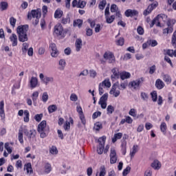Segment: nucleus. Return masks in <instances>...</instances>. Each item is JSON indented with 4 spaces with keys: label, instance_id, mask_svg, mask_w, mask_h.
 Wrapping results in <instances>:
<instances>
[{
    "label": "nucleus",
    "instance_id": "1",
    "mask_svg": "<svg viewBox=\"0 0 176 176\" xmlns=\"http://www.w3.org/2000/svg\"><path fill=\"white\" fill-rule=\"evenodd\" d=\"M16 32L18 34V39L19 42H27L28 41V25H19L16 28Z\"/></svg>",
    "mask_w": 176,
    "mask_h": 176
},
{
    "label": "nucleus",
    "instance_id": "2",
    "mask_svg": "<svg viewBox=\"0 0 176 176\" xmlns=\"http://www.w3.org/2000/svg\"><path fill=\"white\" fill-rule=\"evenodd\" d=\"M41 9L32 10L31 12L28 13V20H32V19H35V20L33 19L34 25H38L39 23V19H41Z\"/></svg>",
    "mask_w": 176,
    "mask_h": 176
},
{
    "label": "nucleus",
    "instance_id": "3",
    "mask_svg": "<svg viewBox=\"0 0 176 176\" xmlns=\"http://www.w3.org/2000/svg\"><path fill=\"white\" fill-rule=\"evenodd\" d=\"M37 131L40 133L41 138H46L49 134V127L46 126V121L43 120L38 125Z\"/></svg>",
    "mask_w": 176,
    "mask_h": 176
},
{
    "label": "nucleus",
    "instance_id": "4",
    "mask_svg": "<svg viewBox=\"0 0 176 176\" xmlns=\"http://www.w3.org/2000/svg\"><path fill=\"white\" fill-rule=\"evenodd\" d=\"M104 59L108 60L109 64H113L116 59L115 58V55L112 52H105L103 55Z\"/></svg>",
    "mask_w": 176,
    "mask_h": 176
},
{
    "label": "nucleus",
    "instance_id": "5",
    "mask_svg": "<svg viewBox=\"0 0 176 176\" xmlns=\"http://www.w3.org/2000/svg\"><path fill=\"white\" fill-rule=\"evenodd\" d=\"M166 15H164V14H158L151 22V24L150 25L151 28H152L153 27V25H155V24H156L157 27H161L160 25V21L163 20V17H164Z\"/></svg>",
    "mask_w": 176,
    "mask_h": 176
},
{
    "label": "nucleus",
    "instance_id": "6",
    "mask_svg": "<svg viewBox=\"0 0 176 176\" xmlns=\"http://www.w3.org/2000/svg\"><path fill=\"white\" fill-rule=\"evenodd\" d=\"M159 3L157 2H154L153 3H151V5H149L147 8V9H146L144 12L143 14L144 16H148V14H151V13H152V10H153V9H156V8H157Z\"/></svg>",
    "mask_w": 176,
    "mask_h": 176
},
{
    "label": "nucleus",
    "instance_id": "7",
    "mask_svg": "<svg viewBox=\"0 0 176 176\" xmlns=\"http://www.w3.org/2000/svg\"><path fill=\"white\" fill-rule=\"evenodd\" d=\"M73 8H79L83 9L86 6V1L82 0H74L72 3Z\"/></svg>",
    "mask_w": 176,
    "mask_h": 176
},
{
    "label": "nucleus",
    "instance_id": "8",
    "mask_svg": "<svg viewBox=\"0 0 176 176\" xmlns=\"http://www.w3.org/2000/svg\"><path fill=\"white\" fill-rule=\"evenodd\" d=\"M142 82H144V78H141L129 82V86L133 87V89L135 90H137V89H140V85L142 83Z\"/></svg>",
    "mask_w": 176,
    "mask_h": 176
},
{
    "label": "nucleus",
    "instance_id": "9",
    "mask_svg": "<svg viewBox=\"0 0 176 176\" xmlns=\"http://www.w3.org/2000/svg\"><path fill=\"white\" fill-rule=\"evenodd\" d=\"M118 162V155H116V150L113 148H111L110 151V164H115Z\"/></svg>",
    "mask_w": 176,
    "mask_h": 176
},
{
    "label": "nucleus",
    "instance_id": "10",
    "mask_svg": "<svg viewBox=\"0 0 176 176\" xmlns=\"http://www.w3.org/2000/svg\"><path fill=\"white\" fill-rule=\"evenodd\" d=\"M118 85H119V82H117L115 84H113L109 92L110 94L114 96V97H119V96H120V91H116V86H118Z\"/></svg>",
    "mask_w": 176,
    "mask_h": 176
},
{
    "label": "nucleus",
    "instance_id": "11",
    "mask_svg": "<svg viewBox=\"0 0 176 176\" xmlns=\"http://www.w3.org/2000/svg\"><path fill=\"white\" fill-rule=\"evenodd\" d=\"M54 32L58 36L63 35V32H64V28H63L61 23H58L54 26Z\"/></svg>",
    "mask_w": 176,
    "mask_h": 176
},
{
    "label": "nucleus",
    "instance_id": "12",
    "mask_svg": "<svg viewBox=\"0 0 176 176\" xmlns=\"http://www.w3.org/2000/svg\"><path fill=\"white\" fill-rule=\"evenodd\" d=\"M126 17H133V16H137L138 14V11L135 10H126L124 12Z\"/></svg>",
    "mask_w": 176,
    "mask_h": 176
},
{
    "label": "nucleus",
    "instance_id": "13",
    "mask_svg": "<svg viewBox=\"0 0 176 176\" xmlns=\"http://www.w3.org/2000/svg\"><path fill=\"white\" fill-rule=\"evenodd\" d=\"M112 75L111 76V80H115V79H119L120 78V73L116 68H113L111 70Z\"/></svg>",
    "mask_w": 176,
    "mask_h": 176
},
{
    "label": "nucleus",
    "instance_id": "14",
    "mask_svg": "<svg viewBox=\"0 0 176 176\" xmlns=\"http://www.w3.org/2000/svg\"><path fill=\"white\" fill-rule=\"evenodd\" d=\"M82 46H83V42L81 38H77L75 43V47L76 52H80V49H82Z\"/></svg>",
    "mask_w": 176,
    "mask_h": 176
},
{
    "label": "nucleus",
    "instance_id": "15",
    "mask_svg": "<svg viewBox=\"0 0 176 176\" xmlns=\"http://www.w3.org/2000/svg\"><path fill=\"white\" fill-rule=\"evenodd\" d=\"M30 85L31 89H35L38 86V78L36 77H32L30 80Z\"/></svg>",
    "mask_w": 176,
    "mask_h": 176
},
{
    "label": "nucleus",
    "instance_id": "16",
    "mask_svg": "<svg viewBox=\"0 0 176 176\" xmlns=\"http://www.w3.org/2000/svg\"><path fill=\"white\" fill-rule=\"evenodd\" d=\"M167 25L168 28L163 30V34H171V32L174 31V29L173 28V25H171V23L170 21H168Z\"/></svg>",
    "mask_w": 176,
    "mask_h": 176
},
{
    "label": "nucleus",
    "instance_id": "17",
    "mask_svg": "<svg viewBox=\"0 0 176 176\" xmlns=\"http://www.w3.org/2000/svg\"><path fill=\"white\" fill-rule=\"evenodd\" d=\"M5 107V103L3 100H1L0 102V116L1 118V120H3L5 119V110L3 109Z\"/></svg>",
    "mask_w": 176,
    "mask_h": 176
},
{
    "label": "nucleus",
    "instance_id": "18",
    "mask_svg": "<svg viewBox=\"0 0 176 176\" xmlns=\"http://www.w3.org/2000/svg\"><path fill=\"white\" fill-rule=\"evenodd\" d=\"M131 74H130V73L127 72H122L120 73V77L122 80H124V79H129V78H131Z\"/></svg>",
    "mask_w": 176,
    "mask_h": 176
},
{
    "label": "nucleus",
    "instance_id": "19",
    "mask_svg": "<svg viewBox=\"0 0 176 176\" xmlns=\"http://www.w3.org/2000/svg\"><path fill=\"white\" fill-rule=\"evenodd\" d=\"M151 167L154 168V170H159V168L162 167V164H160V162H159V160H155L151 164Z\"/></svg>",
    "mask_w": 176,
    "mask_h": 176
},
{
    "label": "nucleus",
    "instance_id": "20",
    "mask_svg": "<svg viewBox=\"0 0 176 176\" xmlns=\"http://www.w3.org/2000/svg\"><path fill=\"white\" fill-rule=\"evenodd\" d=\"M54 82V78L53 77L45 76L44 79L43 80V83L47 86L49 83H53Z\"/></svg>",
    "mask_w": 176,
    "mask_h": 176
},
{
    "label": "nucleus",
    "instance_id": "21",
    "mask_svg": "<svg viewBox=\"0 0 176 176\" xmlns=\"http://www.w3.org/2000/svg\"><path fill=\"white\" fill-rule=\"evenodd\" d=\"M8 8H9V4L6 1L0 2V10L1 12H3L5 10H8Z\"/></svg>",
    "mask_w": 176,
    "mask_h": 176
},
{
    "label": "nucleus",
    "instance_id": "22",
    "mask_svg": "<svg viewBox=\"0 0 176 176\" xmlns=\"http://www.w3.org/2000/svg\"><path fill=\"white\" fill-rule=\"evenodd\" d=\"M155 87L159 90H162L164 87V82L162 80L157 79L155 82Z\"/></svg>",
    "mask_w": 176,
    "mask_h": 176
},
{
    "label": "nucleus",
    "instance_id": "23",
    "mask_svg": "<svg viewBox=\"0 0 176 176\" xmlns=\"http://www.w3.org/2000/svg\"><path fill=\"white\" fill-rule=\"evenodd\" d=\"M126 146H127V142L126 140L122 141L121 144V152L122 155H126Z\"/></svg>",
    "mask_w": 176,
    "mask_h": 176
},
{
    "label": "nucleus",
    "instance_id": "24",
    "mask_svg": "<svg viewBox=\"0 0 176 176\" xmlns=\"http://www.w3.org/2000/svg\"><path fill=\"white\" fill-rule=\"evenodd\" d=\"M82 25H83V20L82 19H78L74 21V23H73L74 27H78V28H80Z\"/></svg>",
    "mask_w": 176,
    "mask_h": 176
},
{
    "label": "nucleus",
    "instance_id": "25",
    "mask_svg": "<svg viewBox=\"0 0 176 176\" xmlns=\"http://www.w3.org/2000/svg\"><path fill=\"white\" fill-rule=\"evenodd\" d=\"M123 137V133H118L114 134L113 138H112V142L115 144L118 141V140H120Z\"/></svg>",
    "mask_w": 176,
    "mask_h": 176
},
{
    "label": "nucleus",
    "instance_id": "26",
    "mask_svg": "<svg viewBox=\"0 0 176 176\" xmlns=\"http://www.w3.org/2000/svg\"><path fill=\"white\" fill-rule=\"evenodd\" d=\"M10 39L12 42V46H17V35L12 34Z\"/></svg>",
    "mask_w": 176,
    "mask_h": 176
},
{
    "label": "nucleus",
    "instance_id": "27",
    "mask_svg": "<svg viewBox=\"0 0 176 176\" xmlns=\"http://www.w3.org/2000/svg\"><path fill=\"white\" fill-rule=\"evenodd\" d=\"M63 14H64V12L61 10H56L54 13V17L55 19H61L63 17Z\"/></svg>",
    "mask_w": 176,
    "mask_h": 176
},
{
    "label": "nucleus",
    "instance_id": "28",
    "mask_svg": "<svg viewBox=\"0 0 176 176\" xmlns=\"http://www.w3.org/2000/svg\"><path fill=\"white\" fill-rule=\"evenodd\" d=\"M137 152H138V146L134 145L133 146L132 151L130 152L131 159H133V157H134V156L135 155V153H137Z\"/></svg>",
    "mask_w": 176,
    "mask_h": 176
},
{
    "label": "nucleus",
    "instance_id": "29",
    "mask_svg": "<svg viewBox=\"0 0 176 176\" xmlns=\"http://www.w3.org/2000/svg\"><path fill=\"white\" fill-rule=\"evenodd\" d=\"M106 19V23H107V24H112L113 21H115V15H111L109 16H105Z\"/></svg>",
    "mask_w": 176,
    "mask_h": 176
},
{
    "label": "nucleus",
    "instance_id": "30",
    "mask_svg": "<svg viewBox=\"0 0 176 176\" xmlns=\"http://www.w3.org/2000/svg\"><path fill=\"white\" fill-rule=\"evenodd\" d=\"M164 56H169V57H174V50H164Z\"/></svg>",
    "mask_w": 176,
    "mask_h": 176
},
{
    "label": "nucleus",
    "instance_id": "31",
    "mask_svg": "<svg viewBox=\"0 0 176 176\" xmlns=\"http://www.w3.org/2000/svg\"><path fill=\"white\" fill-rule=\"evenodd\" d=\"M100 85H101V86L103 87L104 86L105 87L109 88L111 87V81H109V79H105Z\"/></svg>",
    "mask_w": 176,
    "mask_h": 176
},
{
    "label": "nucleus",
    "instance_id": "32",
    "mask_svg": "<svg viewBox=\"0 0 176 176\" xmlns=\"http://www.w3.org/2000/svg\"><path fill=\"white\" fill-rule=\"evenodd\" d=\"M163 80L166 82L168 85L171 83V77L168 74L162 75Z\"/></svg>",
    "mask_w": 176,
    "mask_h": 176
},
{
    "label": "nucleus",
    "instance_id": "33",
    "mask_svg": "<svg viewBox=\"0 0 176 176\" xmlns=\"http://www.w3.org/2000/svg\"><path fill=\"white\" fill-rule=\"evenodd\" d=\"M24 118L23 120L25 122V123H28L30 122V111L28 110L24 111Z\"/></svg>",
    "mask_w": 176,
    "mask_h": 176
},
{
    "label": "nucleus",
    "instance_id": "34",
    "mask_svg": "<svg viewBox=\"0 0 176 176\" xmlns=\"http://www.w3.org/2000/svg\"><path fill=\"white\" fill-rule=\"evenodd\" d=\"M59 65L60 66L59 67V69L63 71L64 68H65V65H67V63L65 62V59H60L59 60Z\"/></svg>",
    "mask_w": 176,
    "mask_h": 176
},
{
    "label": "nucleus",
    "instance_id": "35",
    "mask_svg": "<svg viewBox=\"0 0 176 176\" xmlns=\"http://www.w3.org/2000/svg\"><path fill=\"white\" fill-rule=\"evenodd\" d=\"M22 46V52L23 53V54H25V53L28 52V47H30V44L27 43H23Z\"/></svg>",
    "mask_w": 176,
    "mask_h": 176
},
{
    "label": "nucleus",
    "instance_id": "36",
    "mask_svg": "<svg viewBox=\"0 0 176 176\" xmlns=\"http://www.w3.org/2000/svg\"><path fill=\"white\" fill-rule=\"evenodd\" d=\"M38 97H39V92L34 91L32 95V98L34 104H36V100H38Z\"/></svg>",
    "mask_w": 176,
    "mask_h": 176
},
{
    "label": "nucleus",
    "instance_id": "37",
    "mask_svg": "<svg viewBox=\"0 0 176 176\" xmlns=\"http://www.w3.org/2000/svg\"><path fill=\"white\" fill-rule=\"evenodd\" d=\"M61 23L63 25L69 24V23H71V18L69 17V16H66V18L63 17L61 19Z\"/></svg>",
    "mask_w": 176,
    "mask_h": 176
},
{
    "label": "nucleus",
    "instance_id": "38",
    "mask_svg": "<svg viewBox=\"0 0 176 176\" xmlns=\"http://www.w3.org/2000/svg\"><path fill=\"white\" fill-rule=\"evenodd\" d=\"M18 139L20 144H24V139H23V130L19 129L18 133Z\"/></svg>",
    "mask_w": 176,
    "mask_h": 176
},
{
    "label": "nucleus",
    "instance_id": "39",
    "mask_svg": "<svg viewBox=\"0 0 176 176\" xmlns=\"http://www.w3.org/2000/svg\"><path fill=\"white\" fill-rule=\"evenodd\" d=\"M107 6V0H102L100 2L98 8L100 10H104Z\"/></svg>",
    "mask_w": 176,
    "mask_h": 176
},
{
    "label": "nucleus",
    "instance_id": "40",
    "mask_svg": "<svg viewBox=\"0 0 176 176\" xmlns=\"http://www.w3.org/2000/svg\"><path fill=\"white\" fill-rule=\"evenodd\" d=\"M57 111V106L56 104H52L48 107V112L50 113H53V112H56Z\"/></svg>",
    "mask_w": 176,
    "mask_h": 176
},
{
    "label": "nucleus",
    "instance_id": "41",
    "mask_svg": "<svg viewBox=\"0 0 176 176\" xmlns=\"http://www.w3.org/2000/svg\"><path fill=\"white\" fill-rule=\"evenodd\" d=\"M41 100L43 102H47V100H49V94H47V92L43 93Z\"/></svg>",
    "mask_w": 176,
    "mask_h": 176
},
{
    "label": "nucleus",
    "instance_id": "42",
    "mask_svg": "<svg viewBox=\"0 0 176 176\" xmlns=\"http://www.w3.org/2000/svg\"><path fill=\"white\" fill-rule=\"evenodd\" d=\"M107 115H112L113 112L115 111V107L112 105H109L107 109Z\"/></svg>",
    "mask_w": 176,
    "mask_h": 176
},
{
    "label": "nucleus",
    "instance_id": "43",
    "mask_svg": "<svg viewBox=\"0 0 176 176\" xmlns=\"http://www.w3.org/2000/svg\"><path fill=\"white\" fill-rule=\"evenodd\" d=\"M107 174V170L104 166H100L99 176H105Z\"/></svg>",
    "mask_w": 176,
    "mask_h": 176
},
{
    "label": "nucleus",
    "instance_id": "44",
    "mask_svg": "<svg viewBox=\"0 0 176 176\" xmlns=\"http://www.w3.org/2000/svg\"><path fill=\"white\" fill-rule=\"evenodd\" d=\"M116 43L118 46H123L124 45V38L123 37H120L116 41Z\"/></svg>",
    "mask_w": 176,
    "mask_h": 176
},
{
    "label": "nucleus",
    "instance_id": "45",
    "mask_svg": "<svg viewBox=\"0 0 176 176\" xmlns=\"http://www.w3.org/2000/svg\"><path fill=\"white\" fill-rule=\"evenodd\" d=\"M105 141H107V137L102 136L98 139L99 145H105Z\"/></svg>",
    "mask_w": 176,
    "mask_h": 176
},
{
    "label": "nucleus",
    "instance_id": "46",
    "mask_svg": "<svg viewBox=\"0 0 176 176\" xmlns=\"http://www.w3.org/2000/svg\"><path fill=\"white\" fill-rule=\"evenodd\" d=\"M108 100V94H104L100 98L99 102H107Z\"/></svg>",
    "mask_w": 176,
    "mask_h": 176
},
{
    "label": "nucleus",
    "instance_id": "47",
    "mask_svg": "<svg viewBox=\"0 0 176 176\" xmlns=\"http://www.w3.org/2000/svg\"><path fill=\"white\" fill-rule=\"evenodd\" d=\"M151 94L153 101L154 102H156L157 101V92H156V91H154Z\"/></svg>",
    "mask_w": 176,
    "mask_h": 176
},
{
    "label": "nucleus",
    "instance_id": "48",
    "mask_svg": "<svg viewBox=\"0 0 176 176\" xmlns=\"http://www.w3.org/2000/svg\"><path fill=\"white\" fill-rule=\"evenodd\" d=\"M35 135H36V131H35V129L30 130L29 133V140L34 138Z\"/></svg>",
    "mask_w": 176,
    "mask_h": 176
},
{
    "label": "nucleus",
    "instance_id": "49",
    "mask_svg": "<svg viewBox=\"0 0 176 176\" xmlns=\"http://www.w3.org/2000/svg\"><path fill=\"white\" fill-rule=\"evenodd\" d=\"M52 171V165L50 164H46L45 166V173L49 174Z\"/></svg>",
    "mask_w": 176,
    "mask_h": 176
},
{
    "label": "nucleus",
    "instance_id": "50",
    "mask_svg": "<svg viewBox=\"0 0 176 176\" xmlns=\"http://www.w3.org/2000/svg\"><path fill=\"white\" fill-rule=\"evenodd\" d=\"M129 115L131 116H133V118H136L137 117V110L135 109H131Z\"/></svg>",
    "mask_w": 176,
    "mask_h": 176
},
{
    "label": "nucleus",
    "instance_id": "51",
    "mask_svg": "<svg viewBox=\"0 0 176 176\" xmlns=\"http://www.w3.org/2000/svg\"><path fill=\"white\" fill-rule=\"evenodd\" d=\"M94 129L96 131H99L102 129V124H101V122H96L95 124Z\"/></svg>",
    "mask_w": 176,
    "mask_h": 176
},
{
    "label": "nucleus",
    "instance_id": "52",
    "mask_svg": "<svg viewBox=\"0 0 176 176\" xmlns=\"http://www.w3.org/2000/svg\"><path fill=\"white\" fill-rule=\"evenodd\" d=\"M160 130L162 133H166V131L167 130V124H166V122H162Z\"/></svg>",
    "mask_w": 176,
    "mask_h": 176
},
{
    "label": "nucleus",
    "instance_id": "53",
    "mask_svg": "<svg viewBox=\"0 0 176 176\" xmlns=\"http://www.w3.org/2000/svg\"><path fill=\"white\" fill-rule=\"evenodd\" d=\"M89 76L90 78L94 79L96 76H97V72H96L94 69L89 70Z\"/></svg>",
    "mask_w": 176,
    "mask_h": 176
},
{
    "label": "nucleus",
    "instance_id": "54",
    "mask_svg": "<svg viewBox=\"0 0 176 176\" xmlns=\"http://www.w3.org/2000/svg\"><path fill=\"white\" fill-rule=\"evenodd\" d=\"M148 43H149L151 47H155V46H157V41L156 40H148Z\"/></svg>",
    "mask_w": 176,
    "mask_h": 176
},
{
    "label": "nucleus",
    "instance_id": "55",
    "mask_svg": "<svg viewBox=\"0 0 176 176\" xmlns=\"http://www.w3.org/2000/svg\"><path fill=\"white\" fill-rule=\"evenodd\" d=\"M104 146H102V144H99L98 148H97V152L98 153V155H102L103 152H104Z\"/></svg>",
    "mask_w": 176,
    "mask_h": 176
},
{
    "label": "nucleus",
    "instance_id": "56",
    "mask_svg": "<svg viewBox=\"0 0 176 176\" xmlns=\"http://www.w3.org/2000/svg\"><path fill=\"white\" fill-rule=\"evenodd\" d=\"M140 96L144 101H147L149 99V96L145 92H142Z\"/></svg>",
    "mask_w": 176,
    "mask_h": 176
},
{
    "label": "nucleus",
    "instance_id": "57",
    "mask_svg": "<svg viewBox=\"0 0 176 176\" xmlns=\"http://www.w3.org/2000/svg\"><path fill=\"white\" fill-rule=\"evenodd\" d=\"M50 153H52V155H57L58 153V151H57V148L54 146H53L50 150Z\"/></svg>",
    "mask_w": 176,
    "mask_h": 176
},
{
    "label": "nucleus",
    "instance_id": "58",
    "mask_svg": "<svg viewBox=\"0 0 176 176\" xmlns=\"http://www.w3.org/2000/svg\"><path fill=\"white\" fill-rule=\"evenodd\" d=\"M118 6H116V4H112L111 6V8L110 10L111 12V13H115L116 12H118Z\"/></svg>",
    "mask_w": 176,
    "mask_h": 176
},
{
    "label": "nucleus",
    "instance_id": "59",
    "mask_svg": "<svg viewBox=\"0 0 176 176\" xmlns=\"http://www.w3.org/2000/svg\"><path fill=\"white\" fill-rule=\"evenodd\" d=\"M131 170V167L127 166L125 169H124V170L122 172V175L123 176L127 175V174H129V173H130Z\"/></svg>",
    "mask_w": 176,
    "mask_h": 176
},
{
    "label": "nucleus",
    "instance_id": "60",
    "mask_svg": "<svg viewBox=\"0 0 176 176\" xmlns=\"http://www.w3.org/2000/svg\"><path fill=\"white\" fill-rule=\"evenodd\" d=\"M127 85H128L127 81H125L124 82H121L120 85V87H119V89L122 90H122H124L126 89V87H127Z\"/></svg>",
    "mask_w": 176,
    "mask_h": 176
},
{
    "label": "nucleus",
    "instance_id": "61",
    "mask_svg": "<svg viewBox=\"0 0 176 176\" xmlns=\"http://www.w3.org/2000/svg\"><path fill=\"white\" fill-rule=\"evenodd\" d=\"M58 54H60V52H58V50H55L54 51H52L51 56L52 57H58Z\"/></svg>",
    "mask_w": 176,
    "mask_h": 176
},
{
    "label": "nucleus",
    "instance_id": "62",
    "mask_svg": "<svg viewBox=\"0 0 176 176\" xmlns=\"http://www.w3.org/2000/svg\"><path fill=\"white\" fill-rule=\"evenodd\" d=\"M43 117V114H36L34 116V119L36 120V122H41V120H42Z\"/></svg>",
    "mask_w": 176,
    "mask_h": 176
},
{
    "label": "nucleus",
    "instance_id": "63",
    "mask_svg": "<svg viewBox=\"0 0 176 176\" xmlns=\"http://www.w3.org/2000/svg\"><path fill=\"white\" fill-rule=\"evenodd\" d=\"M172 45L176 47V31L173 33L172 36Z\"/></svg>",
    "mask_w": 176,
    "mask_h": 176
},
{
    "label": "nucleus",
    "instance_id": "64",
    "mask_svg": "<svg viewBox=\"0 0 176 176\" xmlns=\"http://www.w3.org/2000/svg\"><path fill=\"white\" fill-rule=\"evenodd\" d=\"M78 100V96L75 94H72L70 96V100L74 101V102H76Z\"/></svg>",
    "mask_w": 176,
    "mask_h": 176
}]
</instances>
